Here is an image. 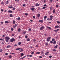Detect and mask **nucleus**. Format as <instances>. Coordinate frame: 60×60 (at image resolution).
I'll use <instances>...</instances> for the list:
<instances>
[{"instance_id": "1", "label": "nucleus", "mask_w": 60, "mask_h": 60, "mask_svg": "<svg viewBox=\"0 0 60 60\" xmlns=\"http://www.w3.org/2000/svg\"><path fill=\"white\" fill-rule=\"evenodd\" d=\"M15 41V39L14 38H11L10 39V41L11 42H12Z\"/></svg>"}, {"instance_id": "2", "label": "nucleus", "mask_w": 60, "mask_h": 60, "mask_svg": "<svg viewBox=\"0 0 60 60\" xmlns=\"http://www.w3.org/2000/svg\"><path fill=\"white\" fill-rule=\"evenodd\" d=\"M5 38L6 40H10V38L8 37H5Z\"/></svg>"}, {"instance_id": "3", "label": "nucleus", "mask_w": 60, "mask_h": 60, "mask_svg": "<svg viewBox=\"0 0 60 60\" xmlns=\"http://www.w3.org/2000/svg\"><path fill=\"white\" fill-rule=\"evenodd\" d=\"M52 18H53V16L52 15H51L49 18L50 19V20H52Z\"/></svg>"}, {"instance_id": "4", "label": "nucleus", "mask_w": 60, "mask_h": 60, "mask_svg": "<svg viewBox=\"0 0 60 60\" xmlns=\"http://www.w3.org/2000/svg\"><path fill=\"white\" fill-rule=\"evenodd\" d=\"M44 26H42L41 27V28H40V29L41 30H43V29H44Z\"/></svg>"}, {"instance_id": "5", "label": "nucleus", "mask_w": 60, "mask_h": 60, "mask_svg": "<svg viewBox=\"0 0 60 60\" xmlns=\"http://www.w3.org/2000/svg\"><path fill=\"white\" fill-rule=\"evenodd\" d=\"M30 10H32V11H34V9H35V8H30Z\"/></svg>"}, {"instance_id": "6", "label": "nucleus", "mask_w": 60, "mask_h": 60, "mask_svg": "<svg viewBox=\"0 0 60 60\" xmlns=\"http://www.w3.org/2000/svg\"><path fill=\"white\" fill-rule=\"evenodd\" d=\"M49 52H46L45 53V55H48V54H49Z\"/></svg>"}, {"instance_id": "7", "label": "nucleus", "mask_w": 60, "mask_h": 60, "mask_svg": "<svg viewBox=\"0 0 60 60\" xmlns=\"http://www.w3.org/2000/svg\"><path fill=\"white\" fill-rule=\"evenodd\" d=\"M7 47L8 48H11V45H9L7 46Z\"/></svg>"}, {"instance_id": "8", "label": "nucleus", "mask_w": 60, "mask_h": 60, "mask_svg": "<svg viewBox=\"0 0 60 60\" xmlns=\"http://www.w3.org/2000/svg\"><path fill=\"white\" fill-rule=\"evenodd\" d=\"M17 24H15L13 26V27H14V28H15V27H17Z\"/></svg>"}, {"instance_id": "9", "label": "nucleus", "mask_w": 60, "mask_h": 60, "mask_svg": "<svg viewBox=\"0 0 60 60\" xmlns=\"http://www.w3.org/2000/svg\"><path fill=\"white\" fill-rule=\"evenodd\" d=\"M59 29H58L56 30H55L54 31L55 32H57V31H59Z\"/></svg>"}, {"instance_id": "10", "label": "nucleus", "mask_w": 60, "mask_h": 60, "mask_svg": "<svg viewBox=\"0 0 60 60\" xmlns=\"http://www.w3.org/2000/svg\"><path fill=\"white\" fill-rule=\"evenodd\" d=\"M36 54H41V52H37L36 53Z\"/></svg>"}, {"instance_id": "11", "label": "nucleus", "mask_w": 60, "mask_h": 60, "mask_svg": "<svg viewBox=\"0 0 60 60\" xmlns=\"http://www.w3.org/2000/svg\"><path fill=\"white\" fill-rule=\"evenodd\" d=\"M40 16V14H38L37 15V17L38 18H39Z\"/></svg>"}, {"instance_id": "12", "label": "nucleus", "mask_w": 60, "mask_h": 60, "mask_svg": "<svg viewBox=\"0 0 60 60\" xmlns=\"http://www.w3.org/2000/svg\"><path fill=\"white\" fill-rule=\"evenodd\" d=\"M8 12H9V13H12V11L11 10H9L8 11Z\"/></svg>"}, {"instance_id": "13", "label": "nucleus", "mask_w": 60, "mask_h": 60, "mask_svg": "<svg viewBox=\"0 0 60 60\" xmlns=\"http://www.w3.org/2000/svg\"><path fill=\"white\" fill-rule=\"evenodd\" d=\"M55 28H58L59 27V26L57 25V26H55Z\"/></svg>"}, {"instance_id": "14", "label": "nucleus", "mask_w": 60, "mask_h": 60, "mask_svg": "<svg viewBox=\"0 0 60 60\" xmlns=\"http://www.w3.org/2000/svg\"><path fill=\"white\" fill-rule=\"evenodd\" d=\"M39 21L40 22H41V23H43V20H39Z\"/></svg>"}, {"instance_id": "15", "label": "nucleus", "mask_w": 60, "mask_h": 60, "mask_svg": "<svg viewBox=\"0 0 60 60\" xmlns=\"http://www.w3.org/2000/svg\"><path fill=\"white\" fill-rule=\"evenodd\" d=\"M21 49L20 48H16L15 49L16 50H19L20 49Z\"/></svg>"}, {"instance_id": "16", "label": "nucleus", "mask_w": 60, "mask_h": 60, "mask_svg": "<svg viewBox=\"0 0 60 60\" xmlns=\"http://www.w3.org/2000/svg\"><path fill=\"white\" fill-rule=\"evenodd\" d=\"M47 28H48V29H50V30H51V27H49L48 26H47Z\"/></svg>"}, {"instance_id": "17", "label": "nucleus", "mask_w": 60, "mask_h": 60, "mask_svg": "<svg viewBox=\"0 0 60 60\" xmlns=\"http://www.w3.org/2000/svg\"><path fill=\"white\" fill-rule=\"evenodd\" d=\"M24 53H22L21 54V56H24Z\"/></svg>"}, {"instance_id": "18", "label": "nucleus", "mask_w": 60, "mask_h": 60, "mask_svg": "<svg viewBox=\"0 0 60 60\" xmlns=\"http://www.w3.org/2000/svg\"><path fill=\"white\" fill-rule=\"evenodd\" d=\"M9 16L10 17H13V15H12V14L10 15Z\"/></svg>"}, {"instance_id": "19", "label": "nucleus", "mask_w": 60, "mask_h": 60, "mask_svg": "<svg viewBox=\"0 0 60 60\" xmlns=\"http://www.w3.org/2000/svg\"><path fill=\"white\" fill-rule=\"evenodd\" d=\"M20 31H21V29H20L19 28L18 29V32H20Z\"/></svg>"}, {"instance_id": "20", "label": "nucleus", "mask_w": 60, "mask_h": 60, "mask_svg": "<svg viewBox=\"0 0 60 60\" xmlns=\"http://www.w3.org/2000/svg\"><path fill=\"white\" fill-rule=\"evenodd\" d=\"M23 49H21L19 50V51H20V52H22V51H23Z\"/></svg>"}, {"instance_id": "21", "label": "nucleus", "mask_w": 60, "mask_h": 60, "mask_svg": "<svg viewBox=\"0 0 60 60\" xmlns=\"http://www.w3.org/2000/svg\"><path fill=\"white\" fill-rule=\"evenodd\" d=\"M53 13H55V12L56 11V10H55V9H53Z\"/></svg>"}, {"instance_id": "22", "label": "nucleus", "mask_w": 60, "mask_h": 60, "mask_svg": "<svg viewBox=\"0 0 60 60\" xmlns=\"http://www.w3.org/2000/svg\"><path fill=\"white\" fill-rule=\"evenodd\" d=\"M45 45L46 46H48V45H49V43H45Z\"/></svg>"}, {"instance_id": "23", "label": "nucleus", "mask_w": 60, "mask_h": 60, "mask_svg": "<svg viewBox=\"0 0 60 60\" xmlns=\"http://www.w3.org/2000/svg\"><path fill=\"white\" fill-rule=\"evenodd\" d=\"M13 24H15V21L14 20L13 21Z\"/></svg>"}, {"instance_id": "24", "label": "nucleus", "mask_w": 60, "mask_h": 60, "mask_svg": "<svg viewBox=\"0 0 60 60\" xmlns=\"http://www.w3.org/2000/svg\"><path fill=\"white\" fill-rule=\"evenodd\" d=\"M47 39H48L49 40H50V39H51V37H48V38H47Z\"/></svg>"}, {"instance_id": "25", "label": "nucleus", "mask_w": 60, "mask_h": 60, "mask_svg": "<svg viewBox=\"0 0 60 60\" xmlns=\"http://www.w3.org/2000/svg\"><path fill=\"white\" fill-rule=\"evenodd\" d=\"M5 23H9V22L8 21H5Z\"/></svg>"}, {"instance_id": "26", "label": "nucleus", "mask_w": 60, "mask_h": 60, "mask_svg": "<svg viewBox=\"0 0 60 60\" xmlns=\"http://www.w3.org/2000/svg\"><path fill=\"white\" fill-rule=\"evenodd\" d=\"M58 46V45H56V46L54 47V48L56 49V48H57V47Z\"/></svg>"}, {"instance_id": "27", "label": "nucleus", "mask_w": 60, "mask_h": 60, "mask_svg": "<svg viewBox=\"0 0 60 60\" xmlns=\"http://www.w3.org/2000/svg\"><path fill=\"white\" fill-rule=\"evenodd\" d=\"M27 41H30V39H29V38H27Z\"/></svg>"}, {"instance_id": "28", "label": "nucleus", "mask_w": 60, "mask_h": 60, "mask_svg": "<svg viewBox=\"0 0 60 60\" xmlns=\"http://www.w3.org/2000/svg\"><path fill=\"white\" fill-rule=\"evenodd\" d=\"M8 8H13V7H12V6H11V7L8 6Z\"/></svg>"}, {"instance_id": "29", "label": "nucleus", "mask_w": 60, "mask_h": 60, "mask_svg": "<svg viewBox=\"0 0 60 60\" xmlns=\"http://www.w3.org/2000/svg\"><path fill=\"white\" fill-rule=\"evenodd\" d=\"M21 44V42H19L18 43V45H20V44Z\"/></svg>"}, {"instance_id": "30", "label": "nucleus", "mask_w": 60, "mask_h": 60, "mask_svg": "<svg viewBox=\"0 0 60 60\" xmlns=\"http://www.w3.org/2000/svg\"><path fill=\"white\" fill-rule=\"evenodd\" d=\"M53 43V44H56V41H54Z\"/></svg>"}, {"instance_id": "31", "label": "nucleus", "mask_w": 60, "mask_h": 60, "mask_svg": "<svg viewBox=\"0 0 60 60\" xmlns=\"http://www.w3.org/2000/svg\"><path fill=\"white\" fill-rule=\"evenodd\" d=\"M55 40V39L53 38L52 39V41H54Z\"/></svg>"}, {"instance_id": "32", "label": "nucleus", "mask_w": 60, "mask_h": 60, "mask_svg": "<svg viewBox=\"0 0 60 60\" xmlns=\"http://www.w3.org/2000/svg\"><path fill=\"white\" fill-rule=\"evenodd\" d=\"M28 31H31V28H30L29 29Z\"/></svg>"}, {"instance_id": "33", "label": "nucleus", "mask_w": 60, "mask_h": 60, "mask_svg": "<svg viewBox=\"0 0 60 60\" xmlns=\"http://www.w3.org/2000/svg\"><path fill=\"white\" fill-rule=\"evenodd\" d=\"M46 2H47V1H46V0H44V2H43L44 3H46Z\"/></svg>"}, {"instance_id": "34", "label": "nucleus", "mask_w": 60, "mask_h": 60, "mask_svg": "<svg viewBox=\"0 0 60 60\" xmlns=\"http://www.w3.org/2000/svg\"><path fill=\"white\" fill-rule=\"evenodd\" d=\"M57 23H58V24H60V22L59 21H57Z\"/></svg>"}, {"instance_id": "35", "label": "nucleus", "mask_w": 60, "mask_h": 60, "mask_svg": "<svg viewBox=\"0 0 60 60\" xmlns=\"http://www.w3.org/2000/svg\"><path fill=\"white\" fill-rule=\"evenodd\" d=\"M5 3L6 4H8L9 3V2H8V1H7Z\"/></svg>"}, {"instance_id": "36", "label": "nucleus", "mask_w": 60, "mask_h": 60, "mask_svg": "<svg viewBox=\"0 0 60 60\" xmlns=\"http://www.w3.org/2000/svg\"><path fill=\"white\" fill-rule=\"evenodd\" d=\"M36 6H39V4H36Z\"/></svg>"}, {"instance_id": "37", "label": "nucleus", "mask_w": 60, "mask_h": 60, "mask_svg": "<svg viewBox=\"0 0 60 60\" xmlns=\"http://www.w3.org/2000/svg\"><path fill=\"white\" fill-rule=\"evenodd\" d=\"M18 20H20V17H18L17 18Z\"/></svg>"}, {"instance_id": "38", "label": "nucleus", "mask_w": 60, "mask_h": 60, "mask_svg": "<svg viewBox=\"0 0 60 60\" xmlns=\"http://www.w3.org/2000/svg\"><path fill=\"white\" fill-rule=\"evenodd\" d=\"M45 8H46V7H44L42 8L43 9H45Z\"/></svg>"}, {"instance_id": "39", "label": "nucleus", "mask_w": 60, "mask_h": 60, "mask_svg": "<svg viewBox=\"0 0 60 60\" xmlns=\"http://www.w3.org/2000/svg\"><path fill=\"white\" fill-rule=\"evenodd\" d=\"M12 57V56H11V55H10L9 56V58H11Z\"/></svg>"}, {"instance_id": "40", "label": "nucleus", "mask_w": 60, "mask_h": 60, "mask_svg": "<svg viewBox=\"0 0 60 60\" xmlns=\"http://www.w3.org/2000/svg\"><path fill=\"white\" fill-rule=\"evenodd\" d=\"M34 54V52H32L31 53V55H33Z\"/></svg>"}, {"instance_id": "41", "label": "nucleus", "mask_w": 60, "mask_h": 60, "mask_svg": "<svg viewBox=\"0 0 60 60\" xmlns=\"http://www.w3.org/2000/svg\"><path fill=\"white\" fill-rule=\"evenodd\" d=\"M41 54H43L44 53V52L43 51H41Z\"/></svg>"}, {"instance_id": "42", "label": "nucleus", "mask_w": 60, "mask_h": 60, "mask_svg": "<svg viewBox=\"0 0 60 60\" xmlns=\"http://www.w3.org/2000/svg\"><path fill=\"white\" fill-rule=\"evenodd\" d=\"M47 41H50V40L48 39L47 40Z\"/></svg>"}, {"instance_id": "43", "label": "nucleus", "mask_w": 60, "mask_h": 60, "mask_svg": "<svg viewBox=\"0 0 60 60\" xmlns=\"http://www.w3.org/2000/svg\"><path fill=\"white\" fill-rule=\"evenodd\" d=\"M47 17L46 16H44V19H46V18H47Z\"/></svg>"}, {"instance_id": "44", "label": "nucleus", "mask_w": 60, "mask_h": 60, "mask_svg": "<svg viewBox=\"0 0 60 60\" xmlns=\"http://www.w3.org/2000/svg\"><path fill=\"white\" fill-rule=\"evenodd\" d=\"M15 8H14V7L13 8L12 10H15Z\"/></svg>"}, {"instance_id": "45", "label": "nucleus", "mask_w": 60, "mask_h": 60, "mask_svg": "<svg viewBox=\"0 0 60 60\" xmlns=\"http://www.w3.org/2000/svg\"><path fill=\"white\" fill-rule=\"evenodd\" d=\"M25 15H26V16H27L28 15V14L27 13H25Z\"/></svg>"}, {"instance_id": "46", "label": "nucleus", "mask_w": 60, "mask_h": 60, "mask_svg": "<svg viewBox=\"0 0 60 60\" xmlns=\"http://www.w3.org/2000/svg\"><path fill=\"white\" fill-rule=\"evenodd\" d=\"M52 51H54V52L56 51V50L54 49L52 50Z\"/></svg>"}, {"instance_id": "47", "label": "nucleus", "mask_w": 60, "mask_h": 60, "mask_svg": "<svg viewBox=\"0 0 60 60\" xmlns=\"http://www.w3.org/2000/svg\"><path fill=\"white\" fill-rule=\"evenodd\" d=\"M2 51H3V49H1L0 50V52H2Z\"/></svg>"}, {"instance_id": "48", "label": "nucleus", "mask_w": 60, "mask_h": 60, "mask_svg": "<svg viewBox=\"0 0 60 60\" xmlns=\"http://www.w3.org/2000/svg\"><path fill=\"white\" fill-rule=\"evenodd\" d=\"M11 30L12 31H13V28H12L11 29Z\"/></svg>"}, {"instance_id": "49", "label": "nucleus", "mask_w": 60, "mask_h": 60, "mask_svg": "<svg viewBox=\"0 0 60 60\" xmlns=\"http://www.w3.org/2000/svg\"><path fill=\"white\" fill-rule=\"evenodd\" d=\"M1 24H4V22H0Z\"/></svg>"}, {"instance_id": "50", "label": "nucleus", "mask_w": 60, "mask_h": 60, "mask_svg": "<svg viewBox=\"0 0 60 60\" xmlns=\"http://www.w3.org/2000/svg\"><path fill=\"white\" fill-rule=\"evenodd\" d=\"M49 58H51L52 56H49Z\"/></svg>"}, {"instance_id": "51", "label": "nucleus", "mask_w": 60, "mask_h": 60, "mask_svg": "<svg viewBox=\"0 0 60 60\" xmlns=\"http://www.w3.org/2000/svg\"><path fill=\"white\" fill-rule=\"evenodd\" d=\"M47 20H49V21L50 20V19L48 18L47 19Z\"/></svg>"}, {"instance_id": "52", "label": "nucleus", "mask_w": 60, "mask_h": 60, "mask_svg": "<svg viewBox=\"0 0 60 60\" xmlns=\"http://www.w3.org/2000/svg\"><path fill=\"white\" fill-rule=\"evenodd\" d=\"M9 40L8 39H6V42H8V41H9Z\"/></svg>"}, {"instance_id": "53", "label": "nucleus", "mask_w": 60, "mask_h": 60, "mask_svg": "<svg viewBox=\"0 0 60 60\" xmlns=\"http://www.w3.org/2000/svg\"><path fill=\"white\" fill-rule=\"evenodd\" d=\"M33 41H36V40L35 39H34L33 40Z\"/></svg>"}, {"instance_id": "54", "label": "nucleus", "mask_w": 60, "mask_h": 60, "mask_svg": "<svg viewBox=\"0 0 60 60\" xmlns=\"http://www.w3.org/2000/svg\"><path fill=\"white\" fill-rule=\"evenodd\" d=\"M1 4H4V2H1Z\"/></svg>"}, {"instance_id": "55", "label": "nucleus", "mask_w": 60, "mask_h": 60, "mask_svg": "<svg viewBox=\"0 0 60 60\" xmlns=\"http://www.w3.org/2000/svg\"><path fill=\"white\" fill-rule=\"evenodd\" d=\"M25 38H26H26H27V35L25 36Z\"/></svg>"}, {"instance_id": "56", "label": "nucleus", "mask_w": 60, "mask_h": 60, "mask_svg": "<svg viewBox=\"0 0 60 60\" xmlns=\"http://www.w3.org/2000/svg\"><path fill=\"white\" fill-rule=\"evenodd\" d=\"M30 57H32L33 56L31 55H29Z\"/></svg>"}, {"instance_id": "57", "label": "nucleus", "mask_w": 60, "mask_h": 60, "mask_svg": "<svg viewBox=\"0 0 60 60\" xmlns=\"http://www.w3.org/2000/svg\"><path fill=\"white\" fill-rule=\"evenodd\" d=\"M58 5H56V7H58Z\"/></svg>"}, {"instance_id": "58", "label": "nucleus", "mask_w": 60, "mask_h": 60, "mask_svg": "<svg viewBox=\"0 0 60 60\" xmlns=\"http://www.w3.org/2000/svg\"><path fill=\"white\" fill-rule=\"evenodd\" d=\"M50 42L51 43H53V41H50Z\"/></svg>"}, {"instance_id": "59", "label": "nucleus", "mask_w": 60, "mask_h": 60, "mask_svg": "<svg viewBox=\"0 0 60 60\" xmlns=\"http://www.w3.org/2000/svg\"><path fill=\"white\" fill-rule=\"evenodd\" d=\"M23 6L24 7H25V6H26V5H25V4H23Z\"/></svg>"}, {"instance_id": "60", "label": "nucleus", "mask_w": 60, "mask_h": 60, "mask_svg": "<svg viewBox=\"0 0 60 60\" xmlns=\"http://www.w3.org/2000/svg\"><path fill=\"white\" fill-rule=\"evenodd\" d=\"M39 57L40 58H42V56H39Z\"/></svg>"}, {"instance_id": "61", "label": "nucleus", "mask_w": 60, "mask_h": 60, "mask_svg": "<svg viewBox=\"0 0 60 60\" xmlns=\"http://www.w3.org/2000/svg\"><path fill=\"white\" fill-rule=\"evenodd\" d=\"M14 46H15V47H16L17 46V44H15V45Z\"/></svg>"}, {"instance_id": "62", "label": "nucleus", "mask_w": 60, "mask_h": 60, "mask_svg": "<svg viewBox=\"0 0 60 60\" xmlns=\"http://www.w3.org/2000/svg\"><path fill=\"white\" fill-rule=\"evenodd\" d=\"M23 59V57H22L20 59L21 60V59Z\"/></svg>"}, {"instance_id": "63", "label": "nucleus", "mask_w": 60, "mask_h": 60, "mask_svg": "<svg viewBox=\"0 0 60 60\" xmlns=\"http://www.w3.org/2000/svg\"><path fill=\"white\" fill-rule=\"evenodd\" d=\"M36 47H39V46L38 45H36Z\"/></svg>"}, {"instance_id": "64", "label": "nucleus", "mask_w": 60, "mask_h": 60, "mask_svg": "<svg viewBox=\"0 0 60 60\" xmlns=\"http://www.w3.org/2000/svg\"><path fill=\"white\" fill-rule=\"evenodd\" d=\"M33 19H35V16H33Z\"/></svg>"}]
</instances>
